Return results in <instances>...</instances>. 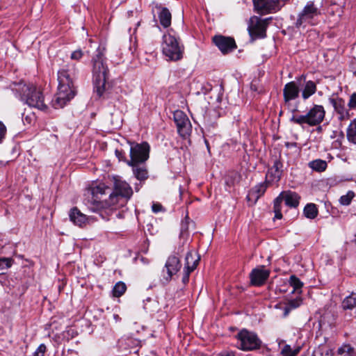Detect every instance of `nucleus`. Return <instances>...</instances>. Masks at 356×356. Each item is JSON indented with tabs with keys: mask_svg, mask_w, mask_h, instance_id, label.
I'll list each match as a JSON object with an SVG mask.
<instances>
[{
	"mask_svg": "<svg viewBox=\"0 0 356 356\" xmlns=\"http://www.w3.org/2000/svg\"><path fill=\"white\" fill-rule=\"evenodd\" d=\"M354 74L356 76V71H355V72H354Z\"/></svg>",
	"mask_w": 356,
	"mask_h": 356,
	"instance_id": "nucleus-56",
	"label": "nucleus"
},
{
	"mask_svg": "<svg viewBox=\"0 0 356 356\" xmlns=\"http://www.w3.org/2000/svg\"><path fill=\"white\" fill-rule=\"evenodd\" d=\"M254 11L261 15L275 13L284 6L283 0H252Z\"/></svg>",
	"mask_w": 356,
	"mask_h": 356,
	"instance_id": "nucleus-11",
	"label": "nucleus"
},
{
	"mask_svg": "<svg viewBox=\"0 0 356 356\" xmlns=\"http://www.w3.org/2000/svg\"><path fill=\"white\" fill-rule=\"evenodd\" d=\"M25 119H26V120L29 121V119H28L27 116L25 118Z\"/></svg>",
	"mask_w": 356,
	"mask_h": 356,
	"instance_id": "nucleus-53",
	"label": "nucleus"
},
{
	"mask_svg": "<svg viewBox=\"0 0 356 356\" xmlns=\"http://www.w3.org/2000/svg\"><path fill=\"white\" fill-rule=\"evenodd\" d=\"M70 220L76 225L83 227L89 220V218L86 215L81 212L77 207H73L70 209L69 213Z\"/></svg>",
	"mask_w": 356,
	"mask_h": 356,
	"instance_id": "nucleus-23",
	"label": "nucleus"
},
{
	"mask_svg": "<svg viewBox=\"0 0 356 356\" xmlns=\"http://www.w3.org/2000/svg\"><path fill=\"white\" fill-rule=\"evenodd\" d=\"M76 78L75 65H67L58 72V92L52 100V106L56 108H63L76 95L74 86Z\"/></svg>",
	"mask_w": 356,
	"mask_h": 356,
	"instance_id": "nucleus-2",
	"label": "nucleus"
},
{
	"mask_svg": "<svg viewBox=\"0 0 356 356\" xmlns=\"http://www.w3.org/2000/svg\"><path fill=\"white\" fill-rule=\"evenodd\" d=\"M189 223H190V218L187 214L186 216V217L184 218V219L181 222V233H180V234L181 236H184V234H188Z\"/></svg>",
	"mask_w": 356,
	"mask_h": 356,
	"instance_id": "nucleus-38",
	"label": "nucleus"
},
{
	"mask_svg": "<svg viewBox=\"0 0 356 356\" xmlns=\"http://www.w3.org/2000/svg\"><path fill=\"white\" fill-rule=\"evenodd\" d=\"M173 118L178 134L183 138H186L192 131V125L188 116L182 111L177 110L174 112Z\"/></svg>",
	"mask_w": 356,
	"mask_h": 356,
	"instance_id": "nucleus-14",
	"label": "nucleus"
},
{
	"mask_svg": "<svg viewBox=\"0 0 356 356\" xmlns=\"http://www.w3.org/2000/svg\"><path fill=\"white\" fill-rule=\"evenodd\" d=\"M162 52L168 60L177 61L183 58L184 47L179 39L170 33L163 36Z\"/></svg>",
	"mask_w": 356,
	"mask_h": 356,
	"instance_id": "nucleus-7",
	"label": "nucleus"
},
{
	"mask_svg": "<svg viewBox=\"0 0 356 356\" xmlns=\"http://www.w3.org/2000/svg\"><path fill=\"white\" fill-rule=\"evenodd\" d=\"M300 351V348L293 350L291 346L286 344L282 349V356H296Z\"/></svg>",
	"mask_w": 356,
	"mask_h": 356,
	"instance_id": "nucleus-36",
	"label": "nucleus"
},
{
	"mask_svg": "<svg viewBox=\"0 0 356 356\" xmlns=\"http://www.w3.org/2000/svg\"><path fill=\"white\" fill-rule=\"evenodd\" d=\"M270 271L264 266H259L252 270L250 273V284L254 286H263L270 276Z\"/></svg>",
	"mask_w": 356,
	"mask_h": 356,
	"instance_id": "nucleus-16",
	"label": "nucleus"
},
{
	"mask_svg": "<svg viewBox=\"0 0 356 356\" xmlns=\"http://www.w3.org/2000/svg\"><path fill=\"white\" fill-rule=\"evenodd\" d=\"M193 272V270H191L189 269L184 268V275L182 277V282L184 284H187L189 281V276L190 274Z\"/></svg>",
	"mask_w": 356,
	"mask_h": 356,
	"instance_id": "nucleus-45",
	"label": "nucleus"
},
{
	"mask_svg": "<svg viewBox=\"0 0 356 356\" xmlns=\"http://www.w3.org/2000/svg\"><path fill=\"white\" fill-rule=\"evenodd\" d=\"M113 317H114V318L115 319L116 321H118V320L120 319V318L119 317V316L118 314H114Z\"/></svg>",
	"mask_w": 356,
	"mask_h": 356,
	"instance_id": "nucleus-49",
	"label": "nucleus"
},
{
	"mask_svg": "<svg viewBox=\"0 0 356 356\" xmlns=\"http://www.w3.org/2000/svg\"><path fill=\"white\" fill-rule=\"evenodd\" d=\"M130 145V159L127 161V165L145 163L149 157L150 146L147 142L138 143L129 142Z\"/></svg>",
	"mask_w": 356,
	"mask_h": 356,
	"instance_id": "nucleus-10",
	"label": "nucleus"
},
{
	"mask_svg": "<svg viewBox=\"0 0 356 356\" xmlns=\"http://www.w3.org/2000/svg\"><path fill=\"white\" fill-rule=\"evenodd\" d=\"M348 106L349 108L350 111L351 110L356 111V92H353L349 98V101L348 102Z\"/></svg>",
	"mask_w": 356,
	"mask_h": 356,
	"instance_id": "nucleus-41",
	"label": "nucleus"
},
{
	"mask_svg": "<svg viewBox=\"0 0 356 356\" xmlns=\"http://www.w3.org/2000/svg\"><path fill=\"white\" fill-rule=\"evenodd\" d=\"M104 48H98L97 54L92 58V74L94 76V91L97 96L100 98H108L109 83L108 79L109 70L105 63V57L104 54Z\"/></svg>",
	"mask_w": 356,
	"mask_h": 356,
	"instance_id": "nucleus-3",
	"label": "nucleus"
},
{
	"mask_svg": "<svg viewBox=\"0 0 356 356\" xmlns=\"http://www.w3.org/2000/svg\"><path fill=\"white\" fill-rule=\"evenodd\" d=\"M212 41L224 55L233 51L237 48L235 40L232 37L217 35L213 37Z\"/></svg>",
	"mask_w": 356,
	"mask_h": 356,
	"instance_id": "nucleus-15",
	"label": "nucleus"
},
{
	"mask_svg": "<svg viewBox=\"0 0 356 356\" xmlns=\"http://www.w3.org/2000/svg\"><path fill=\"white\" fill-rule=\"evenodd\" d=\"M304 216L308 219H314L318 214L316 205L314 203H309L305 205L303 209Z\"/></svg>",
	"mask_w": 356,
	"mask_h": 356,
	"instance_id": "nucleus-27",
	"label": "nucleus"
},
{
	"mask_svg": "<svg viewBox=\"0 0 356 356\" xmlns=\"http://www.w3.org/2000/svg\"><path fill=\"white\" fill-rule=\"evenodd\" d=\"M25 119H26V120L29 121V119H28L27 116L25 118Z\"/></svg>",
	"mask_w": 356,
	"mask_h": 356,
	"instance_id": "nucleus-52",
	"label": "nucleus"
},
{
	"mask_svg": "<svg viewBox=\"0 0 356 356\" xmlns=\"http://www.w3.org/2000/svg\"><path fill=\"white\" fill-rule=\"evenodd\" d=\"M350 315L349 316V318H348V319H347V321H350Z\"/></svg>",
	"mask_w": 356,
	"mask_h": 356,
	"instance_id": "nucleus-54",
	"label": "nucleus"
},
{
	"mask_svg": "<svg viewBox=\"0 0 356 356\" xmlns=\"http://www.w3.org/2000/svg\"><path fill=\"white\" fill-rule=\"evenodd\" d=\"M289 284L293 288V291H298L301 289L303 286V283L296 275L290 276Z\"/></svg>",
	"mask_w": 356,
	"mask_h": 356,
	"instance_id": "nucleus-37",
	"label": "nucleus"
},
{
	"mask_svg": "<svg viewBox=\"0 0 356 356\" xmlns=\"http://www.w3.org/2000/svg\"><path fill=\"white\" fill-rule=\"evenodd\" d=\"M15 90L19 93L20 99L29 106L42 111L47 109V106L44 102L42 92L33 84L19 83Z\"/></svg>",
	"mask_w": 356,
	"mask_h": 356,
	"instance_id": "nucleus-5",
	"label": "nucleus"
},
{
	"mask_svg": "<svg viewBox=\"0 0 356 356\" xmlns=\"http://www.w3.org/2000/svg\"><path fill=\"white\" fill-rule=\"evenodd\" d=\"M127 290V286L123 282H117L112 290L113 296L115 298L122 296Z\"/></svg>",
	"mask_w": 356,
	"mask_h": 356,
	"instance_id": "nucleus-33",
	"label": "nucleus"
},
{
	"mask_svg": "<svg viewBox=\"0 0 356 356\" xmlns=\"http://www.w3.org/2000/svg\"><path fill=\"white\" fill-rule=\"evenodd\" d=\"M312 356H333V352L326 345H321L314 349Z\"/></svg>",
	"mask_w": 356,
	"mask_h": 356,
	"instance_id": "nucleus-30",
	"label": "nucleus"
},
{
	"mask_svg": "<svg viewBox=\"0 0 356 356\" xmlns=\"http://www.w3.org/2000/svg\"><path fill=\"white\" fill-rule=\"evenodd\" d=\"M162 206L159 204H154L152 206V211L157 213L161 210Z\"/></svg>",
	"mask_w": 356,
	"mask_h": 356,
	"instance_id": "nucleus-46",
	"label": "nucleus"
},
{
	"mask_svg": "<svg viewBox=\"0 0 356 356\" xmlns=\"http://www.w3.org/2000/svg\"><path fill=\"white\" fill-rule=\"evenodd\" d=\"M200 261V257L197 256L195 253L192 251H188L185 257V266L184 268L194 270Z\"/></svg>",
	"mask_w": 356,
	"mask_h": 356,
	"instance_id": "nucleus-24",
	"label": "nucleus"
},
{
	"mask_svg": "<svg viewBox=\"0 0 356 356\" xmlns=\"http://www.w3.org/2000/svg\"><path fill=\"white\" fill-rule=\"evenodd\" d=\"M3 248V244L2 243H0V252L1 251Z\"/></svg>",
	"mask_w": 356,
	"mask_h": 356,
	"instance_id": "nucleus-50",
	"label": "nucleus"
},
{
	"mask_svg": "<svg viewBox=\"0 0 356 356\" xmlns=\"http://www.w3.org/2000/svg\"><path fill=\"white\" fill-rule=\"evenodd\" d=\"M346 136L350 143L356 145V118L352 120L348 125Z\"/></svg>",
	"mask_w": 356,
	"mask_h": 356,
	"instance_id": "nucleus-29",
	"label": "nucleus"
},
{
	"mask_svg": "<svg viewBox=\"0 0 356 356\" xmlns=\"http://www.w3.org/2000/svg\"><path fill=\"white\" fill-rule=\"evenodd\" d=\"M298 111L297 107L292 110L293 114L290 118L291 123L298 124L302 128L306 126L315 127L320 124L325 116V111L321 105L314 104L305 114H295Z\"/></svg>",
	"mask_w": 356,
	"mask_h": 356,
	"instance_id": "nucleus-4",
	"label": "nucleus"
},
{
	"mask_svg": "<svg viewBox=\"0 0 356 356\" xmlns=\"http://www.w3.org/2000/svg\"><path fill=\"white\" fill-rule=\"evenodd\" d=\"M83 51L79 49L72 52L70 58L72 60L79 61L83 58Z\"/></svg>",
	"mask_w": 356,
	"mask_h": 356,
	"instance_id": "nucleus-40",
	"label": "nucleus"
},
{
	"mask_svg": "<svg viewBox=\"0 0 356 356\" xmlns=\"http://www.w3.org/2000/svg\"><path fill=\"white\" fill-rule=\"evenodd\" d=\"M90 188L86 189L83 194V204L93 212L99 213L103 219L108 220V216L114 210L124 207L133 195V190L126 181L115 179L112 193L109 194L108 200L103 202L100 197L95 195Z\"/></svg>",
	"mask_w": 356,
	"mask_h": 356,
	"instance_id": "nucleus-1",
	"label": "nucleus"
},
{
	"mask_svg": "<svg viewBox=\"0 0 356 356\" xmlns=\"http://www.w3.org/2000/svg\"><path fill=\"white\" fill-rule=\"evenodd\" d=\"M181 267V264L179 259L175 255L170 256L165 264V268L167 273V276H164L165 281L169 282L171 280L172 276L177 274Z\"/></svg>",
	"mask_w": 356,
	"mask_h": 356,
	"instance_id": "nucleus-19",
	"label": "nucleus"
},
{
	"mask_svg": "<svg viewBox=\"0 0 356 356\" xmlns=\"http://www.w3.org/2000/svg\"><path fill=\"white\" fill-rule=\"evenodd\" d=\"M306 75L302 74L301 76L296 78L297 81L301 83L302 81L305 83L304 88L302 90V98L304 100L309 99L312 95L316 93L317 90L316 83L312 81H306Z\"/></svg>",
	"mask_w": 356,
	"mask_h": 356,
	"instance_id": "nucleus-21",
	"label": "nucleus"
},
{
	"mask_svg": "<svg viewBox=\"0 0 356 356\" xmlns=\"http://www.w3.org/2000/svg\"><path fill=\"white\" fill-rule=\"evenodd\" d=\"M47 348L46 346L43 343L40 344L35 353H33V356H44V353L46 352Z\"/></svg>",
	"mask_w": 356,
	"mask_h": 356,
	"instance_id": "nucleus-42",
	"label": "nucleus"
},
{
	"mask_svg": "<svg viewBox=\"0 0 356 356\" xmlns=\"http://www.w3.org/2000/svg\"><path fill=\"white\" fill-rule=\"evenodd\" d=\"M270 19H271V17L266 19H261L257 16L251 17L248 28L250 37L254 40L265 38L266 36L268 21Z\"/></svg>",
	"mask_w": 356,
	"mask_h": 356,
	"instance_id": "nucleus-13",
	"label": "nucleus"
},
{
	"mask_svg": "<svg viewBox=\"0 0 356 356\" xmlns=\"http://www.w3.org/2000/svg\"><path fill=\"white\" fill-rule=\"evenodd\" d=\"M321 15L318 8L314 1H308L303 9L298 13L294 26L296 29L306 28L318 24L317 18Z\"/></svg>",
	"mask_w": 356,
	"mask_h": 356,
	"instance_id": "nucleus-8",
	"label": "nucleus"
},
{
	"mask_svg": "<svg viewBox=\"0 0 356 356\" xmlns=\"http://www.w3.org/2000/svg\"><path fill=\"white\" fill-rule=\"evenodd\" d=\"M302 303L301 298H297L289 300L284 308V316H287L291 310L299 307Z\"/></svg>",
	"mask_w": 356,
	"mask_h": 356,
	"instance_id": "nucleus-28",
	"label": "nucleus"
},
{
	"mask_svg": "<svg viewBox=\"0 0 356 356\" xmlns=\"http://www.w3.org/2000/svg\"><path fill=\"white\" fill-rule=\"evenodd\" d=\"M300 196L295 191L290 190L282 191L279 195L273 200V211L275 213L273 220H281L283 218L282 213V204H284L289 208H297L299 206Z\"/></svg>",
	"mask_w": 356,
	"mask_h": 356,
	"instance_id": "nucleus-6",
	"label": "nucleus"
},
{
	"mask_svg": "<svg viewBox=\"0 0 356 356\" xmlns=\"http://www.w3.org/2000/svg\"><path fill=\"white\" fill-rule=\"evenodd\" d=\"M115 153L116 156L118 158V159L120 161H123L126 163L127 161H129L128 159H127L125 152L123 150L115 149Z\"/></svg>",
	"mask_w": 356,
	"mask_h": 356,
	"instance_id": "nucleus-44",
	"label": "nucleus"
},
{
	"mask_svg": "<svg viewBox=\"0 0 356 356\" xmlns=\"http://www.w3.org/2000/svg\"><path fill=\"white\" fill-rule=\"evenodd\" d=\"M351 356H356V352L354 350V352L353 353V354L351 355Z\"/></svg>",
	"mask_w": 356,
	"mask_h": 356,
	"instance_id": "nucleus-51",
	"label": "nucleus"
},
{
	"mask_svg": "<svg viewBox=\"0 0 356 356\" xmlns=\"http://www.w3.org/2000/svg\"><path fill=\"white\" fill-rule=\"evenodd\" d=\"M220 356H235L232 351H223L220 354Z\"/></svg>",
	"mask_w": 356,
	"mask_h": 356,
	"instance_id": "nucleus-47",
	"label": "nucleus"
},
{
	"mask_svg": "<svg viewBox=\"0 0 356 356\" xmlns=\"http://www.w3.org/2000/svg\"><path fill=\"white\" fill-rule=\"evenodd\" d=\"M283 174V163L280 159L276 158L273 161V165L268 168L265 180L270 184L277 183L282 178Z\"/></svg>",
	"mask_w": 356,
	"mask_h": 356,
	"instance_id": "nucleus-17",
	"label": "nucleus"
},
{
	"mask_svg": "<svg viewBox=\"0 0 356 356\" xmlns=\"http://www.w3.org/2000/svg\"><path fill=\"white\" fill-rule=\"evenodd\" d=\"M355 196V193L353 191H349L346 195L341 196L339 199V202L341 205L348 206L349 204H350Z\"/></svg>",
	"mask_w": 356,
	"mask_h": 356,
	"instance_id": "nucleus-34",
	"label": "nucleus"
},
{
	"mask_svg": "<svg viewBox=\"0 0 356 356\" xmlns=\"http://www.w3.org/2000/svg\"><path fill=\"white\" fill-rule=\"evenodd\" d=\"M300 89L296 81H290L285 84L283 88V98L287 108L291 106V102L298 98Z\"/></svg>",
	"mask_w": 356,
	"mask_h": 356,
	"instance_id": "nucleus-18",
	"label": "nucleus"
},
{
	"mask_svg": "<svg viewBox=\"0 0 356 356\" xmlns=\"http://www.w3.org/2000/svg\"><path fill=\"white\" fill-rule=\"evenodd\" d=\"M343 310H352L356 307V293H351L346 297L341 305Z\"/></svg>",
	"mask_w": 356,
	"mask_h": 356,
	"instance_id": "nucleus-25",
	"label": "nucleus"
},
{
	"mask_svg": "<svg viewBox=\"0 0 356 356\" xmlns=\"http://www.w3.org/2000/svg\"><path fill=\"white\" fill-rule=\"evenodd\" d=\"M92 192H95L94 193L95 195H106L107 193H109L111 191V188L108 186H106L104 184L100 183L96 186L89 187Z\"/></svg>",
	"mask_w": 356,
	"mask_h": 356,
	"instance_id": "nucleus-32",
	"label": "nucleus"
},
{
	"mask_svg": "<svg viewBox=\"0 0 356 356\" xmlns=\"http://www.w3.org/2000/svg\"><path fill=\"white\" fill-rule=\"evenodd\" d=\"M7 129L6 125L0 121V143H1L6 138Z\"/></svg>",
	"mask_w": 356,
	"mask_h": 356,
	"instance_id": "nucleus-43",
	"label": "nucleus"
},
{
	"mask_svg": "<svg viewBox=\"0 0 356 356\" xmlns=\"http://www.w3.org/2000/svg\"><path fill=\"white\" fill-rule=\"evenodd\" d=\"M238 348L244 351L258 350L261 346V341L257 334L246 329L241 330L236 336Z\"/></svg>",
	"mask_w": 356,
	"mask_h": 356,
	"instance_id": "nucleus-9",
	"label": "nucleus"
},
{
	"mask_svg": "<svg viewBox=\"0 0 356 356\" xmlns=\"http://www.w3.org/2000/svg\"><path fill=\"white\" fill-rule=\"evenodd\" d=\"M354 350H355L353 346L350 344L345 343L338 348L337 353L340 355L351 356Z\"/></svg>",
	"mask_w": 356,
	"mask_h": 356,
	"instance_id": "nucleus-35",
	"label": "nucleus"
},
{
	"mask_svg": "<svg viewBox=\"0 0 356 356\" xmlns=\"http://www.w3.org/2000/svg\"><path fill=\"white\" fill-rule=\"evenodd\" d=\"M348 314H345V318H346Z\"/></svg>",
	"mask_w": 356,
	"mask_h": 356,
	"instance_id": "nucleus-55",
	"label": "nucleus"
},
{
	"mask_svg": "<svg viewBox=\"0 0 356 356\" xmlns=\"http://www.w3.org/2000/svg\"><path fill=\"white\" fill-rule=\"evenodd\" d=\"M328 102L334 108V113L340 122L350 119L353 113H350L349 108L346 106V101L337 95L333 94L328 98Z\"/></svg>",
	"mask_w": 356,
	"mask_h": 356,
	"instance_id": "nucleus-12",
	"label": "nucleus"
},
{
	"mask_svg": "<svg viewBox=\"0 0 356 356\" xmlns=\"http://www.w3.org/2000/svg\"><path fill=\"white\" fill-rule=\"evenodd\" d=\"M204 143H205V144L207 145V149L209 151L210 147H209V144L208 140L205 139L204 140Z\"/></svg>",
	"mask_w": 356,
	"mask_h": 356,
	"instance_id": "nucleus-48",
	"label": "nucleus"
},
{
	"mask_svg": "<svg viewBox=\"0 0 356 356\" xmlns=\"http://www.w3.org/2000/svg\"><path fill=\"white\" fill-rule=\"evenodd\" d=\"M309 166L316 172H323L327 168V163L322 159H316L309 163Z\"/></svg>",
	"mask_w": 356,
	"mask_h": 356,
	"instance_id": "nucleus-31",
	"label": "nucleus"
},
{
	"mask_svg": "<svg viewBox=\"0 0 356 356\" xmlns=\"http://www.w3.org/2000/svg\"><path fill=\"white\" fill-rule=\"evenodd\" d=\"M11 266V259L8 258H0V271L6 270ZM3 273L0 272V274Z\"/></svg>",
	"mask_w": 356,
	"mask_h": 356,
	"instance_id": "nucleus-39",
	"label": "nucleus"
},
{
	"mask_svg": "<svg viewBox=\"0 0 356 356\" xmlns=\"http://www.w3.org/2000/svg\"><path fill=\"white\" fill-rule=\"evenodd\" d=\"M269 184H270L268 182H266V180L264 182L258 184L251 190L249 195L255 196L257 201L260 197H261L265 193Z\"/></svg>",
	"mask_w": 356,
	"mask_h": 356,
	"instance_id": "nucleus-26",
	"label": "nucleus"
},
{
	"mask_svg": "<svg viewBox=\"0 0 356 356\" xmlns=\"http://www.w3.org/2000/svg\"><path fill=\"white\" fill-rule=\"evenodd\" d=\"M152 12L154 8L159 10L158 17L160 24L165 29L168 28L171 25L172 15L169 9L166 7H163L161 3L157 2L152 3Z\"/></svg>",
	"mask_w": 356,
	"mask_h": 356,
	"instance_id": "nucleus-20",
	"label": "nucleus"
},
{
	"mask_svg": "<svg viewBox=\"0 0 356 356\" xmlns=\"http://www.w3.org/2000/svg\"><path fill=\"white\" fill-rule=\"evenodd\" d=\"M128 165L131 167L134 177L140 183H144L149 178V172L145 163H134Z\"/></svg>",
	"mask_w": 356,
	"mask_h": 356,
	"instance_id": "nucleus-22",
	"label": "nucleus"
}]
</instances>
